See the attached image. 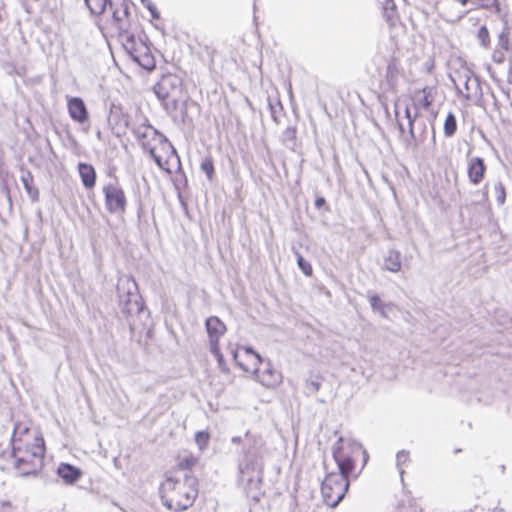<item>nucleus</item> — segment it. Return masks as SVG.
Masks as SVG:
<instances>
[{"instance_id":"obj_39","label":"nucleus","mask_w":512,"mask_h":512,"mask_svg":"<svg viewBox=\"0 0 512 512\" xmlns=\"http://www.w3.org/2000/svg\"><path fill=\"white\" fill-rule=\"evenodd\" d=\"M22 182L24 184L25 189L28 194L32 193V178L30 177V172H27V176L22 175Z\"/></svg>"},{"instance_id":"obj_54","label":"nucleus","mask_w":512,"mask_h":512,"mask_svg":"<svg viewBox=\"0 0 512 512\" xmlns=\"http://www.w3.org/2000/svg\"><path fill=\"white\" fill-rule=\"evenodd\" d=\"M233 356H234V359L236 360L237 359V352H234Z\"/></svg>"},{"instance_id":"obj_5","label":"nucleus","mask_w":512,"mask_h":512,"mask_svg":"<svg viewBox=\"0 0 512 512\" xmlns=\"http://www.w3.org/2000/svg\"><path fill=\"white\" fill-rule=\"evenodd\" d=\"M117 292L119 307L126 317L138 314L142 310L143 304L138 286L132 277L120 278L117 283Z\"/></svg>"},{"instance_id":"obj_7","label":"nucleus","mask_w":512,"mask_h":512,"mask_svg":"<svg viewBox=\"0 0 512 512\" xmlns=\"http://www.w3.org/2000/svg\"><path fill=\"white\" fill-rule=\"evenodd\" d=\"M452 81L465 99L471 100L482 96L480 80L471 70L464 69L458 72L457 77Z\"/></svg>"},{"instance_id":"obj_19","label":"nucleus","mask_w":512,"mask_h":512,"mask_svg":"<svg viewBox=\"0 0 512 512\" xmlns=\"http://www.w3.org/2000/svg\"><path fill=\"white\" fill-rule=\"evenodd\" d=\"M323 382V377L320 375H311L305 380L304 393L306 396H312L317 393Z\"/></svg>"},{"instance_id":"obj_8","label":"nucleus","mask_w":512,"mask_h":512,"mask_svg":"<svg viewBox=\"0 0 512 512\" xmlns=\"http://www.w3.org/2000/svg\"><path fill=\"white\" fill-rule=\"evenodd\" d=\"M105 206L110 213H124L127 199L124 190L117 184L109 183L103 187Z\"/></svg>"},{"instance_id":"obj_15","label":"nucleus","mask_w":512,"mask_h":512,"mask_svg":"<svg viewBox=\"0 0 512 512\" xmlns=\"http://www.w3.org/2000/svg\"><path fill=\"white\" fill-rule=\"evenodd\" d=\"M57 474L66 484L72 485L80 479L82 471L69 463H61L58 466Z\"/></svg>"},{"instance_id":"obj_24","label":"nucleus","mask_w":512,"mask_h":512,"mask_svg":"<svg viewBox=\"0 0 512 512\" xmlns=\"http://www.w3.org/2000/svg\"><path fill=\"white\" fill-rule=\"evenodd\" d=\"M138 43L139 41H136L134 35L127 36L125 42L123 43V47L130 57H132L138 51Z\"/></svg>"},{"instance_id":"obj_33","label":"nucleus","mask_w":512,"mask_h":512,"mask_svg":"<svg viewBox=\"0 0 512 512\" xmlns=\"http://www.w3.org/2000/svg\"><path fill=\"white\" fill-rule=\"evenodd\" d=\"M408 459H409V453L405 450L399 451L396 455V463H397V467L399 469V473H400L401 477L404 474V470L401 468V465L406 463L408 461Z\"/></svg>"},{"instance_id":"obj_4","label":"nucleus","mask_w":512,"mask_h":512,"mask_svg":"<svg viewBox=\"0 0 512 512\" xmlns=\"http://www.w3.org/2000/svg\"><path fill=\"white\" fill-rule=\"evenodd\" d=\"M154 92L168 113L177 110L182 94V79L175 74H166L154 86Z\"/></svg>"},{"instance_id":"obj_53","label":"nucleus","mask_w":512,"mask_h":512,"mask_svg":"<svg viewBox=\"0 0 512 512\" xmlns=\"http://www.w3.org/2000/svg\"><path fill=\"white\" fill-rule=\"evenodd\" d=\"M97 137H98L99 139H101V132H100V131H97Z\"/></svg>"},{"instance_id":"obj_13","label":"nucleus","mask_w":512,"mask_h":512,"mask_svg":"<svg viewBox=\"0 0 512 512\" xmlns=\"http://www.w3.org/2000/svg\"><path fill=\"white\" fill-rule=\"evenodd\" d=\"M131 59L144 69L151 70L155 67V59L148 46L141 40L138 43V51Z\"/></svg>"},{"instance_id":"obj_11","label":"nucleus","mask_w":512,"mask_h":512,"mask_svg":"<svg viewBox=\"0 0 512 512\" xmlns=\"http://www.w3.org/2000/svg\"><path fill=\"white\" fill-rule=\"evenodd\" d=\"M67 108L70 117L78 123H85L88 121L89 113L85 102L80 97H72L68 99Z\"/></svg>"},{"instance_id":"obj_41","label":"nucleus","mask_w":512,"mask_h":512,"mask_svg":"<svg viewBox=\"0 0 512 512\" xmlns=\"http://www.w3.org/2000/svg\"><path fill=\"white\" fill-rule=\"evenodd\" d=\"M196 462V459L193 458V457H190V458H185L181 463L180 465L186 469H191L193 467V465L195 464Z\"/></svg>"},{"instance_id":"obj_1","label":"nucleus","mask_w":512,"mask_h":512,"mask_svg":"<svg viewBox=\"0 0 512 512\" xmlns=\"http://www.w3.org/2000/svg\"><path fill=\"white\" fill-rule=\"evenodd\" d=\"M360 454H363L366 462L368 458L366 451L362 449L360 443L352 439H344L340 436L333 445L332 455L338 472L328 473L321 484V492L328 506H337L345 497L350 485V477H357V474H354L355 458Z\"/></svg>"},{"instance_id":"obj_17","label":"nucleus","mask_w":512,"mask_h":512,"mask_svg":"<svg viewBox=\"0 0 512 512\" xmlns=\"http://www.w3.org/2000/svg\"><path fill=\"white\" fill-rule=\"evenodd\" d=\"M205 328L209 338H220L226 332V325L217 316L208 317Z\"/></svg>"},{"instance_id":"obj_43","label":"nucleus","mask_w":512,"mask_h":512,"mask_svg":"<svg viewBox=\"0 0 512 512\" xmlns=\"http://www.w3.org/2000/svg\"><path fill=\"white\" fill-rule=\"evenodd\" d=\"M245 351H246V353H248V354H252V355H254V356H255V358L257 359V361H258L259 363H263V359H262V357H261L258 353H256V352L253 350V348H251V347H246V348H245Z\"/></svg>"},{"instance_id":"obj_16","label":"nucleus","mask_w":512,"mask_h":512,"mask_svg":"<svg viewBox=\"0 0 512 512\" xmlns=\"http://www.w3.org/2000/svg\"><path fill=\"white\" fill-rule=\"evenodd\" d=\"M78 173L82 184L86 189L94 188L97 174L95 168L91 164L80 162L78 164Z\"/></svg>"},{"instance_id":"obj_31","label":"nucleus","mask_w":512,"mask_h":512,"mask_svg":"<svg viewBox=\"0 0 512 512\" xmlns=\"http://www.w3.org/2000/svg\"><path fill=\"white\" fill-rule=\"evenodd\" d=\"M433 90H434V88L429 87V86H426L421 90V92L423 93V98L421 100V103L425 109H428L433 102V97H432Z\"/></svg>"},{"instance_id":"obj_10","label":"nucleus","mask_w":512,"mask_h":512,"mask_svg":"<svg viewBox=\"0 0 512 512\" xmlns=\"http://www.w3.org/2000/svg\"><path fill=\"white\" fill-rule=\"evenodd\" d=\"M241 480L246 481L245 492L247 497L259 501L261 496L262 469L249 471L246 475L241 474Z\"/></svg>"},{"instance_id":"obj_3","label":"nucleus","mask_w":512,"mask_h":512,"mask_svg":"<svg viewBox=\"0 0 512 512\" xmlns=\"http://www.w3.org/2000/svg\"><path fill=\"white\" fill-rule=\"evenodd\" d=\"M264 440L258 434L247 431L244 435L242 448L243 461L240 464V474L246 475L249 471L263 469L262 458L264 454Z\"/></svg>"},{"instance_id":"obj_45","label":"nucleus","mask_w":512,"mask_h":512,"mask_svg":"<svg viewBox=\"0 0 512 512\" xmlns=\"http://www.w3.org/2000/svg\"><path fill=\"white\" fill-rule=\"evenodd\" d=\"M231 442H232L233 444H240V443H242V444H243V443H244V438H242L241 436H233V437L231 438Z\"/></svg>"},{"instance_id":"obj_29","label":"nucleus","mask_w":512,"mask_h":512,"mask_svg":"<svg viewBox=\"0 0 512 512\" xmlns=\"http://www.w3.org/2000/svg\"><path fill=\"white\" fill-rule=\"evenodd\" d=\"M494 193L496 195L498 205H503L506 199V191L501 181L494 183Z\"/></svg>"},{"instance_id":"obj_48","label":"nucleus","mask_w":512,"mask_h":512,"mask_svg":"<svg viewBox=\"0 0 512 512\" xmlns=\"http://www.w3.org/2000/svg\"><path fill=\"white\" fill-rule=\"evenodd\" d=\"M503 60H504V56L503 55L498 56V58H497L496 54H494V61H496L498 63H501V62H503Z\"/></svg>"},{"instance_id":"obj_36","label":"nucleus","mask_w":512,"mask_h":512,"mask_svg":"<svg viewBox=\"0 0 512 512\" xmlns=\"http://www.w3.org/2000/svg\"><path fill=\"white\" fill-rule=\"evenodd\" d=\"M296 139V128L289 126L287 127L282 134V140L284 142H293Z\"/></svg>"},{"instance_id":"obj_32","label":"nucleus","mask_w":512,"mask_h":512,"mask_svg":"<svg viewBox=\"0 0 512 512\" xmlns=\"http://www.w3.org/2000/svg\"><path fill=\"white\" fill-rule=\"evenodd\" d=\"M504 24H505V27H504V30L499 35L498 45L504 50H509V38H508V31H507L508 28H507L506 20H504Z\"/></svg>"},{"instance_id":"obj_51","label":"nucleus","mask_w":512,"mask_h":512,"mask_svg":"<svg viewBox=\"0 0 512 512\" xmlns=\"http://www.w3.org/2000/svg\"><path fill=\"white\" fill-rule=\"evenodd\" d=\"M432 132H433V137L432 138H433V141H435L436 136H435V129L433 127H432Z\"/></svg>"},{"instance_id":"obj_44","label":"nucleus","mask_w":512,"mask_h":512,"mask_svg":"<svg viewBox=\"0 0 512 512\" xmlns=\"http://www.w3.org/2000/svg\"><path fill=\"white\" fill-rule=\"evenodd\" d=\"M474 3L481 5V6H489L493 5L497 0H473Z\"/></svg>"},{"instance_id":"obj_35","label":"nucleus","mask_w":512,"mask_h":512,"mask_svg":"<svg viewBox=\"0 0 512 512\" xmlns=\"http://www.w3.org/2000/svg\"><path fill=\"white\" fill-rule=\"evenodd\" d=\"M478 40L480 44L484 47H487L489 43V31L485 26H481L478 31Z\"/></svg>"},{"instance_id":"obj_30","label":"nucleus","mask_w":512,"mask_h":512,"mask_svg":"<svg viewBox=\"0 0 512 512\" xmlns=\"http://www.w3.org/2000/svg\"><path fill=\"white\" fill-rule=\"evenodd\" d=\"M201 170L206 174L209 180L213 179L215 174L214 164L211 158H205L201 163Z\"/></svg>"},{"instance_id":"obj_12","label":"nucleus","mask_w":512,"mask_h":512,"mask_svg":"<svg viewBox=\"0 0 512 512\" xmlns=\"http://www.w3.org/2000/svg\"><path fill=\"white\" fill-rule=\"evenodd\" d=\"M486 165L484 163L483 158L481 157H472L468 161L467 174L469 181L477 185L479 184L485 176Z\"/></svg>"},{"instance_id":"obj_46","label":"nucleus","mask_w":512,"mask_h":512,"mask_svg":"<svg viewBox=\"0 0 512 512\" xmlns=\"http://www.w3.org/2000/svg\"><path fill=\"white\" fill-rule=\"evenodd\" d=\"M215 357L217 359V362H218L219 366L222 367L224 365V363H225L223 354L220 353V354L216 355Z\"/></svg>"},{"instance_id":"obj_18","label":"nucleus","mask_w":512,"mask_h":512,"mask_svg":"<svg viewBox=\"0 0 512 512\" xmlns=\"http://www.w3.org/2000/svg\"><path fill=\"white\" fill-rule=\"evenodd\" d=\"M401 267V253L394 249L388 250L384 257V269L396 273L401 270Z\"/></svg>"},{"instance_id":"obj_23","label":"nucleus","mask_w":512,"mask_h":512,"mask_svg":"<svg viewBox=\"0 0 512 512\" xmlns=\"http://www.w3.org/2000/svg\"><path fill=\"white\" fill-rule=\"evenodd\" d=\"M296 259H297V265L299 269L302 271V273L305 276H311L313 274V269L311 264L304 259V257L299 253L295 252Z\"/></svg>"},{"instance_id":"obj_27","label":"nucleus","mask_w":512,"mask_h":512,"mask_svg":"<svg viewBox=\"0 0 512 512\" xmlns=\"http://www.w3.org/2000/svg\"><path fill=\"white\" fill-rule=\"evenodd\" d=\"M15 467L21 475H29L31 473L30 463L22 457L15 454Z\"/></svg>"},{"instance_id":"obj_37","label":"nucleus","mask_w":512,"mask_h":512,"mask_svg":"<svg viewBox=\"0 0 512 512\" xmlns=\"http://www.w3.org/2000/svg\"><path fill=\"white\" fill-rule=\"evenodd\" d=\"M141 3L150 11L153 19H159L160 14L157 7L150 0H141Z\"/></svg>"},{"instance_id":"obj_6","label":"nucleus","mask_w":512,"mask_h":512,"mask_svg":"<svg viewBox=\"0 0 512 512\" xmlns=\"http://www.w3.org/2000/svg\"><path fill=\"white\" fill-rule=\"evenodd\" d=\"M132 133L138 140L139 144L142 146L144 150L152 147L151 142L158 138L160 143H168L171 148V153L174 155L180 163L179 156L175 150V148L169 143L167 137L159 132L156 128H154L147 118L144 119V122L139 125H134L131 128Z\"/></svg>"},{"instance_id":"obj_38","label":"nucleus","mask_w":512,"mask_h":512,"mask_svg":"<svg viewBox=\"0 0 512 512\" xmlns=\"http://www.w3.org/2000/svg\"><path fill=\"white\" fill-rule=\"evenodd\" d=\"M219 340L220 338H209L210 343V352L216 356L221 353L220 346H219Z\"/></svg>"},{"instance_id":"obj_55","label":"nucleus","mask_w":512,"mask_h":512,"mask_svg":"<svg viewBox=\"0 0 512 512\" xmlns=\"http://www.w3.org/2000/svg\"><path fill=\"white\" fill-rule=\"evenodd\" d=\"M501 470H502V472H504V470H505V466L504 465L501 466Z\"/></svg>"},{"instance_id":"obj_28","label":"nucleus","mask_w":512,"mask_h":512,"mask_svg":"<svg viewBox=\"0 0 512 512\" xmlns=\"http://www.w3.org/2000/svg\"><path fill=\"white\" fill-rule=\"evenodd\" d=\"M210 435L207 431H198L195 434V442L200 450H204L209 443Z\"/></svg>"},{"instance_id":"obj_14","label":"nucleus","mask_w":512,"mask_h":512,"mask_svg":"<svg viewBox=\"0 0 512 512\" xmlns=\"http://www.w3.org/2000/svg\"><path fill=\"white\" fill-rule=\"evenodd\" d=\"M108 122L111 125L112 129H114L115 127H119L123 131H125V129L131 128L129 115L124 113L121 107L116 106L114 104L110 108Z\"/></svg>"},{"instance_id":"obj_25","label":"nucleus","mask_w":512,"mask_h":512,"mask_svg":"<svg viewBox=\"0 0 512 512\" xmlns=\"http://www.w3.org/2000/svg\"><path fill=\"white\" fill-rule=\"evenodd\" d=\"M268 107H269V110H270L271 117H272L273 121L276 122V123H279L280 122L279 116H280V114L283 111V107H282L281 102L279 100H277L275 102L269 101L268 102Z\"/></svg>"},{"instance_id":"obj_22","label":"nucleus","mask_w":512,"mask_h":512,"mask_svg":"<svg viewBox=\"0 0 512 512\" xmlns=\"http://www.w3.org/2000/svg\"><path fill=\"white\" fill-rule=\"evenodd\" d=\"M369 303L374 311L379 312L383 317H386L385 307L387 304L382 303L380 297L377 294L369 296Z\"/></svg>"},{"instance_id":"obj_40","label":"nucleus","mask_w":512,"mask_h":512,"mask_svg":"<svg viewBox=\"0 0 512 512\" xmlns=\"http://www.w3.org/2000/svg\"><path fill=\"white\" fill-rule=\"evenodd\" d=\"M147 151L149 152L150 156L153 158V160L155 161V163L159 166V167H162V164H161V157L158 156L156 153H155V148L154 146H152L151 148H148Z\"/></svg>"},{"instance_id":"obj_52","label":"nucleus","mask_w":512,"mask_h":512,"mask_svg":"<svg viewBox=\"0 0 512 512\" xmlns=\"http://www.w3.org/2000/svg\"><path fill=\"white\" fill-rule=\"evenodd\" d=\"M33 195H34V200H35L38 195V191L34 189Z\"/></svg>"},{"instance_id":"obj_20","label":"nucleus","mask_w":512,"mask_h":512,"mask_svg":"<svg viewBox=\"0 0 512 512\" xmlns=\"http://www.w3.org/2000/svg\"><path fill=\"white\" fill-rule=\"evenodd\" d=\"M444 135L448 138L453 137L457 131V119L454 113L449 112L444 122Z\"/></svg>"},{"instance_id":"obj_9","label":"nucleus","mask_w":512,"mask_h":512,"mask_svg":"<svg viewBox=\"0 0 512 512\" xmlns=\"http://www.w3.org/2000/svg\"><path fill=\"white\" fill-rule=\"evenodd\" d=\"M263 368H256L254 374L257 380L267 388H275L282 383V374L275 369L270 361L261 363Z\"/></svg>"},{"instance_id":"obj_47","label":"nucleus","mask_w":512,"mask_h":512,"mask_svg":"<svg viewBox=\"0 0 512 512\" xmlns=\"http://www.w3.org/2000/svg\"><path fill=\"white\" fill-rule=\"evenodd\" d=\"M487 187H488V185L486 184V185L484 186V189H483V198H484V200H485V201H487V200H488V191H487Z\"/></svg>"},{"instance_id":"obj_42","label":"nucleus","mask_w":512,"mask_h":512,"mask_svg":"<svg viewBox=\"0 0 512 512\" xmlns=\"http://www.w3.org/2000/svg\"><path fill=\"white\" fill-rule=\"evenodd\" d=\"M325 205H326V200H325V198H324V197L319 196V197H317V198L315 199V207H316L317 209H321V208H322L323 206H325Z\"/></svg>"},{"instance_id":"obj_49","label":"nucleus","mask_w":512,"mask_h":512,"mask_svg":"<svg viewBox=\"0 0 512 512\" xmlns=\"http://www.w3.org/2000/svg\"><path fill=\"white\" fill-rule=\"evenodd\" d=\"M397 125H398V129H399L400 133L403 134L405 131L404 125L400 121L397 122Z\"/></svg>"},{"instance_id":"obj_21","label":"nucleus","mask_w":512,"mask_h":512,"mask_svg":"<svg viewBox=\"0 0 512 512\" xmlns=\"http://www.w3.org/2000/svg\"><path fill=\"white\" fill-rule=\"evenodd\" d=\"M417 115H418V113L416 112L415 115L412 116L409 107L405 108V116L408 119V133H409V136L405 139L407 145H411L412 143H414V145L416 144V135L414 132V121H415V118L417 117Z\"/></svg>"},{"instance_id":"obj_50","label":"nucleus","mask_w":512,"mask_h":512,"mask_svg":"<svg viewBox=\"0 0 512 512\" xmlns=\"http://www.w3.org/2000/svg\"><path fill=\"white\" fill-rule=\"evenodd\" d=\"M462 5H466L469 0H458Z\"/></svg>"},{"instance_id":"obj_34","label":"nucleus","mask_w":512,"mask_h":512,"mask_svg":"<svg viewBox=\"0 0 512 512\" xmlns=\"http://www.w3.org/2000/svg\"><path fill=\"white\" fill-rule=\"evenodd\" d=\"M44 439L42 436H34V457L43 456Z\"/></svg>"},{"instance_id":"obj_26","label":"nucleus","mask_w":512,"mask_h":512,"mask_svg":"<svg viewBox=\"0 0 512 512\" xmlns=\"http://www.w3.org/2000/svg\"><path fill=\"white\" fill-rule=\"evenodd\" d=\"M85 3L88 6V8L92 14L98 15V14H102L104 12L107 4H111V1L110 0L97 1L95 6H92L90 4V0H85Z\"/></svg>"},{"instance_id":"obj_2","label":"nucleus","mask_w":512,"mask_h":512,"mask_svg":"<svg viewBox=\"0 0 512 512\" xmlns=\"http://www.w3.org/2000/svg\"><path fill=\"white\" fill-rule=\"evenodd\" d=\"M197 485V479L190 475L182 480L168 477L159 489L162 504L175 512L187 510L198 495Z\"/></svg>"}]
</instances>
